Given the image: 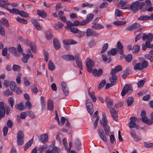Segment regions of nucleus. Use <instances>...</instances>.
Segmentation results:
<instances>
[{"label": "nucleus", "instance_id": "nucleus-1", "mask_svg": "<svg viewBox=\"0 0 153 153\" xmlns=\"http://www.w3.org/2000/svg\"><path fill=\"white\" fill-rule=\"evenodd\" d=\"M145 3L144 2H140L137 1L131 3L129 8L134 13L137 12L139 9H141L144 5Z\"/></svg>", "mask_w": 153, "mask_h": 153}, {"label": "nucleus", "instance_id": "nucleus-2", "mask_svg": "<svg viewBox=\"0 0 153 153\" xmlns=\"http://www.w3.org/2000/svg\"><path fill=\"white\" fill-rule=\"evenodd\" d=\"M102 120H100L101 124L103 125V128L106 135H109V131H110V128L107 126V120L105 113L104 112L102 113Z\"/></svg>", "mask_w": 153, "mask_h": 153}, {"label": "nucleus", "instance_id": "nucleus-3", "mask_svg": "<svg viewBox=\"0 0 153 153\" xmlns=\"http://www.w3.org/2000/svg\"><path fill=\"white\" fill-rule=\"evenodd\" d=\"M132 91L133 89L131 85L129 84H126L123 88L121 94L122 96H123L126 94L128 95L131 94Z\"/></svg>", "mask_w": 153, "mask_h": 153}, {"label": "nucleus", "instance_id": "nucleus-4", "mask_svg": "<svg viewBox=\"0 0 153 153\" xmlns=\"http://www.w3.org/2000/svg\"><path fill=\"white\" fill-rule=\"evenodd\" d=\"M148 65V62L146 61H144L141 63H138L135 65L134 66V69L136 70H141L144 68H146Z\"/></svg>", "mask_w": 153, "mask_h": 153}, {"label": "nucleus", "instance_id": "nucleus-5", "mask_svg": "<svg viewBox=\"0 0 153 153\" xmlns=\"http://www.w3.org/2000/svg\"><path fill=\"white\" fill-rule=\"evenodd\" d=\"M86 106L89 113L90 115H92L94 112L93 105L90 99H88L86 100Z\"/></svg>", "mask_w": 153, "mask_h": 153}, {"label": "nucleus", "instance_id": "nucleus-6", "mask_svg": "<svg viewBox=\"0 0 153 153\" xmlns=\"http://www.w3.org/2000/svg\"><path fill=\"white\" fill-rule=\"evenodd\" d=\"M85 62L87 70L88 72L91 73L92 70L91 67H93L94 65V61L89 59H87Z\"/></svg>", "mask_w": 153, "mask_h": 153}, {"label": "nucleus", "instance_id": "nucleus-7", "mask_svg": "<svg viewBox=\"0 0 153 153\" xmlns=\"http://www.w3.org/2000/svg\"><path fill=\"white\" fill-rule=\"evenodd\" d=\"M24 135L23 132L22 131H19L17 134V143L19 145H21L23 144L24 142L23 138Z\"/></svg>", "mask_w": 153, "mask_h": 153}, {"label": "nucleus", "instance_id": "nucleus-8", "mask_svg": "<svg viewBox=\"0 0 153 153\" xmlns=\"http://www.w3.org/2000/svg\"><path fill=\"white\" fill-rule=\"evenodd\" d=\"M5 104L2 102H0V120L4 118L5 114Z\"/></svg>", "mask_w": 153, "mask_h": 153}, {"label": "nucleus", "instance_id": "nucleus-9", "mask_svg": "<svg viewBox=\"0 0 153 153\" xmlns=\"http://www.w3.org/2000/svg\"><path fill=\"white\" fill-rule=\"evenodd\" d=\"M27 52L30 53L29 54L27 53V54H25L24 53H22L23 57L22 59V60L24 63H26L27 62V60L30 57L32 58L33 57V55L29 49H27Z\"/></svg>", "mask_w": 153, "mask_h": 153}, {"label": "nucleus", "instance_id": "nucleus-10", "mask_svg": "<svg viewBox=\"0 0 153 153\" xmlns=\"http://www.w3.org/2000/svg\"><path fill=\"white\" fill-rule=\"evenodd\" d=\"M86 35L87 37L97 36H98V34L96 31H94L91 29L88 28L86 31Z\"/></svg>", "mask_w": 153, "mask_h": 153}, {"label": "nucleus", "instance_id": "nucleus-11", "mask_svg": "<svg viewBox=\"0 0 153 153\" xmlns=\"http://www.w3.org/2000/svg\"><path fill=\"white\" fill-rule=\"evenodd\" d=\"M75 58L76 60V63L77 66L81 70H82V64L79 55L77 54H75Z\"/></svg>", "mask_w": 153, "mask_h": 153}, {"label": "nucleus", "instance_id": "nucleus-12", "mask_svg": "<svg viewBox=\"0 0 153 153\" xmlns=\"http://www.w3.org/2000/svg\"><path fill=\"white\" fill-rule=\"evenodd\" d=\"M10 4L7 0H0V6L7 10L9 8L8 6Z\"/></svg>", "mask_w": 153, "mask_h": 153}, {"label": "nucleus", "instance_id": "nucleus-13", "mask_svg": "<svg viewBox=\"0 0 153 153\" xmlns=\"http://www.w3.org/2000/svg\"><path fill=\"white\" fill-rule=\"evenodd\" d=\"M153 38V35L150 33H149L148 35L144 34L142 37V39L143 41L147 40V41L151 42Z\"/></svg>", "mask_w": 153, "mask_h": 153}, {"label": "nucleus", "instance_id": "nucleus-14", "mask_svg": "<svg viewBox=\"0 0 153 153\" xmlns=\"http://www.w3.org/2000/svg\"><path fill=\"white\" fill-rule=\"evenodd\" d=\"M122 70V68L121 66L120 65H118L116 66L115 68L112 69L111 72V74L112 76H115V75L117 72L119 71H121Z\"/></svg>", "mask_w": 153, "mask_h": 153}, {"label": "nucleus", "instance_id": "nucleus-15", "mask_svg": "<svg viewBox=\"0 0 153 153\" xmlns=\"http://www.w3.org/2000/svg\"><path fill=\"white\" fill-rule=\"evenodd\" d=\"M110 111L112 117L115 121H117L118 120V116L116 110L113 108H110Z\"/></svg>", "mask_w": 153, "mask_h": 153}, {"label": "nucleus", "instance_id": "nucleus-16", "mask_svg": "<svg viewBox=\"0 0 153 153\" xmlns=\"http://www.w3.org/2000/svg\"><path fill=\"white\" fill-rule=\"evenodd\" d=\"M75 56L71 54L65 55L62 56L63 59L67 61H73L75 59Z\"/></svg>", "mask_w": 153, "mask_h": 153}, {"label": "nucleus", "instance_id": "nucleus-17", "mask_svg": "<svg viewBox=\"0 0 153 153\" xmlns=\"http://www.w3.org/2000/svg\"><path fill=\"white\" fill-rule=\"evenodd\" d=\"M140 26L139 23L136 22L126 28L125 30H126L131 31L135 28L139 27Z\"/></svg>", "mask_w": 153, "mask_h": 153}, {"label": "nucleus", "instance_id": "nucleus-18", "mask_svg": "<svg viewBox=\"0 0 153 153\" xmlns=\"http://www.w3.org/2000/svg\"><path fill=\"white\" fill-rule=\"evenodd\" d=\"M117 52L120 54H122L123 53V46L121 43L119 41L117 43Z\"/></svg>", "mask_w": 153, "mask_h": 153}, {"label": "nucleus", "instance_id": "nucleus-19", "mask_svg": "<svg viewBox=\"0 0 153 153\" xmlns=\"http://www.w3.org/2000/svg\"><path fill=\"white\" fill-rule=\"evenodd\" d=\"M26 44L30 47L31 50L33 53H36V46L34 43L33 42H30V41H27L26 42Z\"/></svg>", "mask_w": 153, "mask_h": 153}, {"label": "nucleus", "instance_id": "nucleus-20", "mask_svg": "<svg viewBox=\"0 0 153 153\" xmlns=\"http://www.w3.org/2000/svg\"><path fill=\"white\" fill-rule=\"evenodd\" d=\"M98 132L101 138L105 142H107V138L103 130L102 129H99L98 130Z\"/></svg>", "mask_w": 153, "mask_h": 153}, {"label": "nucleus", "instance_id": "nucleus-21", "mask_svg": "<svg viewBox=\"0 0 153 153\" xmlns=\"http://www.w3.org/2000/svg\"><path fill=\"white\" fill-rule=\"evenodd\" d=\"M61 84L64 94L65 95H67L68 94V90L66 84L64 82L62 81L61 82Z\"/></svg>", "mask_w": 153, "mask_h": 153}, {"label": "nucleus", "instance_id": "nucleus-22", "mask_svg": "<svg viewBox=\"0 0 153 153\" xmlns=\"http://www.w3.org/2000/svg\"><path fill=\"white\" fill-rule=\"evenodd\" d=\"M92 72L93 74L96 76H101L102 74V69H99L98 70L96 68L94 69L93 70H92L91 72Z\"/></svg>", "mask_w": 153, "mask_h": 153}, {"label": "nucleus", "instance_id": "nucleus-23", "mask_svg": "<svg viewBox=\"0 0 153 153\" xmlns=\"http://www.w3.org/2000/svg\"><path fill=\"white\" fill-rule=\"evenodd\" d=\"M53 44L54 47L56 49L58 50L60 48V43L57 39L55 38L53 39Z\"/></svg>", "mask_w": 153, "mask_h": 153}, {"label": "nucleus", "instance_id": "nucleus-24", "mask_svg": "<svg viewBox=\"0 0 153 153\" xmlns=\"http://www.w3.org/2000/svg\"><path fill=\"white\" fill-rule=\"evenodd\" d=\"M48 137L47 135H42L40 136V141L43 143H45L48 141Z\"/></svg>", "mask_w": 153, "mask_h": 153}, {"label": "nucleus", "instance_id": "nucleus-25", "mask_svg": "<svg viewBox=\"0 0 153 153\" xmlns=\"http://www.w3.org/2000/svg\"><path fill=\"white\" fill-rule=\"evenodd\" d=\"M63 43L64 44L67 45L76 44L77 43V42L73 39H69L63 40Z\"/></svg>", "mask_w": 153, "mask_h": 153}, {"label": "nucleus", "instance_id": "nucleus-26", "mask_svg": "<svg viewBox=\"0 0 153 153\" xmlns=\"http://www.w3.org/2000/svg\"><path fill=\"white\" fill-rule=\"evenodd\" d=\"M74 144L76 149L78 151H79L81 149V146L79 140L78 139H75L74 140Z\"/></svg>", "mask_w": 153, "mask_h": 153}, {"label": "nucleus", "instance_id": "nucleus-27", "mask_svg": "<svg viewBox=\"0 0 153 153\" xmlns=\"http://www.w3.org/2000/svg\"><path fill=\"white\" fill-rule=\"evenodd\" d=\"M94 24L91 26V27L97 30L101 29L104 28L101 24H97V23H94Z\"/></svg>", "mask_w": 153, "mask_h": 153}, {"label": "nucleus", "instance_id": "nucleus-28", "mask_svg": "<svg viewBox=\"0 0 153 153\" xmlns=\"http://www.w3.org/2000/svg\"><path fill=\"white\" fill-rule=\"evenodd\" d=\"M32 23L39 30H40L41 29V26L39 25V23L36 20L34 19H31V20Z\"/></svg>", "mask_w": 153, "mask_h": 153}, {"label": "nucleus", "instance_id": "nucleus-29", "mask_svg": "<svg viewBox=\"0 0 153 153\" xmlns=\"http://www.w3.org/2000/svg\"><path fill=\"white\" fill-rule=\"evenodd\" d=\"M33 142V139H31L27 142L24 145V150H26L28 148L30 147L32 144Z\"/></svg>", "mask_w": 153, "mask_h": 153}, {"label": "nucleus", "instance_id": "nucleus-30", "mask_svg": "<svg viewBox=\"0 0 153 153\" xmlns=\"http://www.w3.org/2000/svg\"><path fill=\"white\" fill-rule=\"evenodd\" d=\"M45 37L47 39L49 40L52 38L53 35L50 31L48 30L46 31L45 33Z\"/></svg>", "mask_w": 153, "mask_h": 153}, {"label": "nucleus", "instance_id": "nucleus-31", "mask_svg": "<svg viewBox=\"0 0 153 153\" xmlns=\"http://www.w3.org/2000/svg\"><path fill=\"white\" fill-rule=\"evenodd\" d=\"M129 127L132 128H135L137 129H138L139 128L138 126L137 125L135 122H129L128 123Z\"/></svg>", "mask_w": 153, "mask_h": 153}, {"label": "nucleus", "instance_id": "nucleus-32", "mask_svg": "<svg viewBox=\"0 0 153 153\" xmlns=\"http://www.w3.org/2000/svg\"><path fill=\"white\" fill-rule=\"evenodd\" d=\"M15 107L16 108L20 111H22L24 108V106L23 105L22 102H20L19 103L15 105Z\"/></svg>", "mask_w": 153, "mask_h": 153}, {"label": "nucleus", "instance_id": "nucleus-33", "mask_svg": "<svg viewBox=\"0 0 153 153\" xmlns=\"http://www.w3.org/2000/svg\"><path fill=\"white\" fill-rule=\"evenodd\" d=\"M48 67L49 69L51 71L54 70L55 68V67L51 60H50L49 62Z\"/></svg>", "mask_w": 153, "mask_h": 153}, {"label": "nucleus", "instance_id": "nucleus-34", "mask_svg": "<svg viewBox=\"0 0 153 153\" xmlns=\"http://www.w3.org/2000/svg\"><path fill=\"white\" fill-rule=\"evenodd\" d=\"M138 20L144 21L150 20L149 16L147 15H143L138 18Z\"/></svg>", "mask_w": 153, "mask_h": 153}, {"label": "nucleus", "instance_id": "nucleus-35", "mask_svg": "<svg viewBox=\"0 0 153 153\" xmlns=\"http://www.w3.org/2000/svg\"><path fill=\"white\" fill-rule=\"evenodd\" d=\"M8 11L11 13H15L17 14H19V10L16 8H13L12 9H11L9 8Z\"/></svg>", "mask_w": 153, "mask_h": 153}, {"label": "nucleus", "instance_id": "nucleus-36", "mask_svg": "<svg viewBox=\"0 0 153 153\" xmlns=\"http://www.w3.org/2000/svg\"><path fill=\"white\" fill-rule=\"evenodd\" d=\"M10 88L13 91H15L16 88V85L13 81H11L10 83Z\"/></svg>", "mask_w": 153, "mask_h": 153}, {"label": "nucleus", "instance_id": "nucleus-37", "mask_svg": "<svg viewBox=\"0 0 153 153\" xmlns=\"http://www.w3.org/2000/svg\"><path fill=\"white\" fill-rule=\"evenodd\" d=\"M117 51L116 48H112L110 51L107 52L108 55H110L111 54L112 55L114 56L116 55Z\"/></svg>", "mask_w": 153, "mask_h": 153}, {"label": "nucleus", "instance_id": "nucleus-38", "mask_svg": "<svg viewBox=\"0 0 153 153\" xmlns=\"http://www.w3.org/2000/svg\"><path fill=\"white\" fill-rule=\"evenodd\" d=\"M0 23L4 25L5 26L7 27L9 26L8 22L7 19L4 18H2L0 20Z\"/></svg>", "mask_w": 153, "mask_h": 153}, {"label": "nucleus", "instance_id": "nucleus-39", "mask_svg": "<svg viewBox=\"0 0 153 153\" xmlns=\"http://www.w3.org/2000/svg\"><path fill=\"white\" fill-rule=\"evenodd\" d=\"M108 47V44L107 43L104 44L102 47V50L100 52L101 53H104Z\"/></svg>", "mask_w": 153, "mask_h": 153}, {"label": "nucleus", "instance_id": "nucleus-40", "mask_svg": "<svg viewBox=\"0 0 153 153\" xmlns=\"http://www.w3.org/2000/svg\"><path fill=\"white\" fill-rule=\"evenodd\" d=\"M126 22L124 21H116L113 22V24L117 26H121L126 24Z\"/></svg>", "mask_w": 153, "mask_h": 153}, {"label": "nucleus", "instance_id": "nucleus-41", "mask_svg": "<svg viewBox=\"0 0 153 153\" xmlns=\"http://www.w3.org/2000/svg\"><path fill=\"white\" fill-rule=\"evenodd\" d=\"M37 12L38 14L41 17L43 18H45L46 17V14L45 13L39 10H38Z\"/></svg>", "mask_w": 153, "mask_h": 153}, {"label": "nucleus", "instance_id": "nucleus-42", "mask_svg": "<svg viewBox=\"0 0 153 153\" xmlns=\"http://www.w3.org/2000/svg\"><path fill=\"white\" fill-rule=\"evenodd\" d=\"M126 61L127 62H130L132 59V55L131 54H128L125 58Z\"/></svg>", "mask_w": 153, "mask_h": 153}, {"label": "nucleus", "instance_id": "nucleus-43", "mask_svg": "<svg viewBox=\"0 0 153 153\" xmlns=\"http://www.w3.org/2000/svg\"><path fill=\"white\" fill-rule=\"evenodd\" d=\"M8 101L12 108H13L15 101L13 97H10L8 99Z\"/></svg>", "mask_w": 153, "mask_h": 153}, {"label": "nucleus", "instance_id": "nucleus-44", "mask_svg": "<svg viewBox=\"0 0 153 153\" xmlns=\"http://www.w3.org/2000/svg\"><path fill=\"white\" fill-rule=\"evenodd\" d=\"M106 103L107 104L108 108L110 109V108H113V107H111L113 104V102L111 100L109 99H107L106 100Z\"/></svg>", "mask_w": 153, "mask_h": 153}, {"label": "nucleus", "instance_id": "nucleus-45", "mask_svg": "<svg viewBox=\"0 0 153 153\" xmlns=\"http://www.w3.org/2000/svg\"><path fill=\"white\" fill-rule=\"evenodd\" d=\"M53 153H59L60 152L61 149L56 146H54L52 149Z\"/></svg>", "mask_w": 153, "mask_h": 153}, {"label": "nucleus", "instance_id": "nucleus-46", "mask_svg": "<svg viewBox=\"0 0 153 153\" xmlns=\"http://www.w3.org/2000/svg\"><path fill=\"white\" fill-rule=\"evenodd\" d=\"M53 108V103L52 101L48 102L47 105V108L48 110H52Z\"/></svg>", "mask_w": 153, "mask_h": 153}, {"label": "nucleus", "instance_id": "nucleus-47", "mask_svg": "<svg viewBox=\"0 0 153 153\" xmlns=\"http://www.w3.org/2000/svg\"><path fill=\"white\" fill-rule=\"evenodd\" d=\"M134 102V99L132 97H128L127 100V103L128 106L131 105Z\"/></svg>", "mask_w": 153, "mask_h": 153}, {"label": "nucleus", "instance_id": "nucleus-48", "mask_svg": "<svg viewBox=\"0 0 153 153\" xmlns=\"http://www.w3.org/2000/svg\"><path fill=\"white\" fill-rule=\"evenodd\" d=\"M140 47L139 45H136L134 46L133 48L132 51L134 53H136L139 51Z\"/></svg>", "mask_w": 153, "mask_h": 153}, {"label": "nucleus", "instance_id": "nucleus-49", "mask_svg": "<svg viewBox=\"0 0 153 153\" xmlns=\"http://www.w3.org/2000/svg\"><path fill=\"white\" fill-rule=\"evenodd\" d=\"M102 58L103 61L104 62H106V61H108V63H109L112 60L111 59L110 57L108 59L106 56L104 54L102 55Z\"/></svg>", "mask_w": 153, "mask_h": 153}, {"label": "nucleus", "instance_id": "nucleus-50", "mask_svg": "<svg viewBox=\"0 0 153 153\" xmlns=\"http://www.w3.org/2000/svg\"><path fill=\"white\" fill-rule=\"evenodd\" d=\"M106 80L105 79L102 80L100 83L98 89L99 90L102 88L106 83Z\"/></svg>", "mask_w": 153, "mask_h": 153}, {"label": "nucleus", "instance_id": "nucleus-51", "mask_svg": "<svg viewBox=\"0 0 153 153\" xmlns=\"http://www.w3.org/2000/svg\"><path fill=\"white\" fill-rule=\"evenodd\" d=\"M147 59L149 60L151 62H153V56L150 54H146L144 56Z\"/></svg>", "mask_w": 153, "mask_h": 153}, {"label": "nucleus", "instance_id": "nucleus-52", "mask_svg": "<svg viewBox=\"0 0 153 153\" xmlns=\"http://www.w3.org/2000/svg\"><path fill=\"white\" fill-rule=\"evenodd\" d=\"M19 14H20L21 16L24 17H28L29 16V15L28 13L23 11H20L19 10Z\"/></svg>", "mask_w": 153, "mask_h": 153}, {"label": "nucleus", "instance_id": "nucleus-53", "mask_svg": "<svg viewBox=\"0 0 153 153\" xmlns=\"http://www.w3.org/2000/svg\"><path fill=\"white\" fill-rule=\"evenodd\" d=\"M47 149V146H40V148L38 149V151H39V153H42Z\"/></svg>", "mask_w": 153, "mask_h": 153}, {"label": "nucleus", "instance_id": "nucleus-54", "mask_svg": "<svg viewBox=\"0 0 153 153\" xmlns=\"http://www.w3.org/2000/svg\"><path fill=\"white\" fill-rule=\"evenodd\" d=\"M131 73L130 70L128 68H127L124 71L123 74V76H127L129 75Z\"/></svg>", "mask_w": 153, "mask_h": 153}, {"label": "nucleus", "instance_id": "nucleus-55", "mask_svg": "<svg viewBox=\"0 0 153 153\" xmlns=\"http://www.w3.org/2000/svg\"><path fill=\"white\" fill-rule=\"evenodd\" d=\"M127 3V2H125L124 1H120L119 3L117 4V6L118 7H122L124 6Z\"/></svg>", "mask_w": 153, "mask_h": 153}, {"label": "nucleus", "instance_id": "nucleus-56", "mask_svg": "<svg viewBox=\"0 0 153 153\" xmlns=\"http://www.w3.org/2000/svg\"><path fill=\"white\" fill-rule=\"evenodd\" d=\"M122 14V12L121 10L118 9H116L115 12V15L116 16L119 17L121 16Z\"/></svg>", "mask_w": 153, "mask_h": 153}, {"label": "nucleus", "instance_id": "nucleus-57", "mask_svg": "<svg viewBox=\"0 0 153 153\" xmlns=\"http://www.w3.org/2000/svg\"><path fill=\"white\" fill-rule=\"evenodd\" d=\"M5 34L4 29L3 27L0 25V34L1 36H4L5 35Z\"/></svg>", "mask_w": 153, "mask_h": 153}, {"label": "nucleus", "instance_id": "nucleus-58", "mask_svg": "<svg viewBox=\"0 0 153 153\" xmlns=\"http://www.w3.org/2000/svg\"><path fill=\"white\" fill-rule=\"evenodd\" d=\"M85 34V32H83L79 30L77 33V36L79 38H82Z\"/></svg>", "mask_w": 153, "mask_h": 153}, {"label": "nucleus", "instance_id": "nucleus-59", "mask_svg": "<svg viewBox=\"0 0 153 153\" xmlns=\"http://www.w3.org/2000/svg\"><path fill=\"white\" fill-rule=\"evenodd\" d=\"M66 23L67 24L66 27L68 29H70L72 27V26H73V23L71 21H67Z\"/></svg>", "mask_w": 153, "mask_h": 153}, {"label": "nucleus", "instance_id": "nucleus-60", "mask_svg": "<svg viewBox=\"0 0 153 153\" xmlns=\"http://www.w3.org/2000/svg\"><path fill=\"white\" fill-rule=\"evenodd\" d=\"M13 69L14 71H19L20 70V66L18 65H14L13 66Z\"/></svg>", "mask_w": 153, "mask_h": 153}, {"label": "nucleus", "instance_id": "nucleus-61", "mask_svg": "<svg viewBox=\"0 0 153 153\" xmlns=\"http://www.w3.org/2000/svg\"><path fill=\"white\" fill-rule=\"evenodd\" d=\"M93 16L94 15L93 14H90L87 15L86 19L88 21V22L93 20Z\"/></svg>", "mask_w": 153, "mask_h": 153}, {"label": "nucleus", "instance_id": "nucleus-62", "mask_svg": "<svg viewBox=\"0 0 153 153\" xmlns=\"http://www.w3.org/2000/svg\"><path fill=\"white\" fill-rule=\"evenodd\" d=\"M144 146L146 148L153 147V143H149L147 142L144 143Z\"/></svg>", "mask_w": 153, "mask_h": 153}, {"label": "nucleus", "instance_id": "nucleus-63", "mask_svg": "<svg viewBox=\"0 0 153 153\" xmlns=\"http://www.w3.org/2000/svg\"><path fill=\"white\" fill-rule=\"evenodd\" d=\"M145 83L144 80H141L139 81L138 82V86L139 88L142 87L144 85Z\"/></svg>", "mask_w": 153, "mask_h": 153}, {"label": "nucleus", "instance_id": "nucleus-64", "mask_svg": "<svg viewBox=\"0 0 153 153\" xmlns=\"http://www.w3.org/2000/svg\"><path fill=\"white\" fill-rule=\"evenodd\" d=\"M108 4L106 2H104L102 3L99 6L100 8L102 9L104 7H105L108 6Z\"/></svg>", "mask_w": 153, "mask_h": 153}]
</instances>
